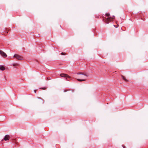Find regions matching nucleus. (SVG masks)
Instances as JSON below:
<instances>
[{"instance_id": "nucleus-1", "label": "nucleus", "mask_w": 148, "mask_h": 148, "mask_svg": "<svg viewBox=\"0 0 148 148\" xmlns=\"http://www.w3.org/2000/svg\"><path fill=\"white\" fill-rule=\"evenodd\" d=\"M77 74L80 75L79 77L81 78V79H77V80L79 82L85 81L86 80V77L88 76L87 74L83 73H78Z\"/></svg>"}, {"instance_id": "nucleus-2", "label": "nucleus", "mask_w": 148, "mask_h": 148, "mask_svg": "<svg viewBox=\"0 0 148 148\" xmlns=\"http://www.w3.org/2000/svg\"><path fill=\"white\" fill-rule=\"evenodd\" d=\"M114 18V16L112 17H109L107 18H106L104 19L105 22L106 23H109Z\"/></svg>"}, {"instance_id": "nucleus-3", "label": "nucleus", "mask_w": 148, "mask_h": 148, "mask_svg": "<svg viewBox=\"0 0 148 148\" xmlns=\"http://www.w3.org/2000/svg\"><path fill=\"white\" fill-rule=\"evenodd\" d=\"M14 57L16 58L18 60H23V58L21 56L17 54H15L14 56Z\"/></svg>"}, {"instance_id": "nucleus-4", "label": "nucleus", "mask_w": 148, "mask_h": 148, "mask_svg": "<svg viewBox=\"0 0 148 148\" xmlns=\"http://www.w3.org/2000/svg\"><path fill=\"white\" fill-rule=\"evenodd\" d=\"M60 76L61 77H68L69 78L71 77L69 76L68 75L64 73H61L60 75Z\"/></svg>"}, {"instance_id": "nucleus-5", "label": "nucleus", "mask_w": 148, "mask_h": 148, "mask_svg": "<svg viewBox=\"0 0 148 148\" xmlns=\"http://www.w3.org/2000/svg\"><path fill=\"white\" fill-rule=\"evenodd\" d=\"M0 54L3 57H6L7 55L3 51L0 50Z\"/></svg>"}, {"instance_id": "nucleus-6", "label": "nucleus", "mask_w": 148, "mask_h": 148, "mask_svg": "<svg viewBox=\"0 0 148 148\" xmlns=\"http://www.w3.org/2000/svg\"><path fill=\"white\" fill-rule=\"evenodd\" d=\"M10 138V136L8 135H6L4 138V140L5 141L8 140Z\"/></svg>"}, {"instance_id": "nucleus-7", "label": "nucleus", "mask_w": 148, "mask_h": 148, "mask_svg": "<svg viewBox=\"0 0 148 148\" xmlns=\"http://www.w3.org/2000/svg\"><path fill=\"white\" fill-rule=\"evenodd\" d=\"M121 77L125 81L128 82L129 81L127 79H126L125 77L123 76V75H121Z\"/></svg>"}, {"instance_id": "nucleus-8", "label": "nucleus", "mask_w": 148, "mask_h": 148, "mask_svg": "<svg viewBox=\"0 0 148 148\" xmlns=\"http://www.w3.org/2000/svg\"><path fill=\"white\" fill-rule=\"evenodd\" d=\"M5 67L3 66H0V70L1 71H4L5 70Z\"/></svg>"}, {"instance_id": "nucleus-9", "label": "nucleus", "mask_w": 148, "mask_h": 148, "mask_svg": "<svg viewBox=\"0 0 148 148\" xmlns=\"http://www.w3.org/2000/svg\"><path fill=\"white\" fill-rule=\"evenodd\" d=\"M106 15L108 17L110 15V14L109 13H106Z\"/></svg>"}, {"instance_id": "nucleus-10", "label": "nucleus", "mask_w": 148, "mask_h": 148, "mask_svg": "<svg viewBox=\"0 0 148 148\" xmlns=\"http://www.w3.org/2000/svg\"><path fill=\"white\" fill-rule=\"evenodd\" d=\"M61 54L62 55H65V53H61Z\"/></svg>"}, {"instance_id": "nucleus-11", "label": "nucleus", "mask_w": 148, "mask_h": 148, "mask_svg": "<svg viewBox=\"0 0 148 148\" xmlns=\"http://www.w3.org/2000/svg\"><path fill=\"white\" fill-rule=\"evenodd\" d=\"M46 88L45 87H44L43 88H40V89H42L43 90H45L46 89Z\"/></svg>"}, {"instance_id": "nucleus-12", "label": "nucleus", "mask_w": 148, "mask_h": 148, "mask_svg": "<svg viewBox=\"0 0 148 148\" xmlns=\"http://www.w3.org/2000/svg\"><path fill=\"white\" fill-rule=\"evenodd\" d=\"M34 92H35V93H36V90H34Z\"/></svg>"}, {"instance_id": "nucleus-13", "label": "nucleus", "mask_w": 148, "mask_h": 148, "mask_svg": "<svg viewBox=\"0 0 148 148\" xmlns=\"http://www.w3.org/2000/svg\"><path fill=\"white\" fill-rule=\"evenodd\" d=\"M66 80H67V81H68L69 80L67 78H66Z\"/></svg>"}, {"instance_id": "nucleus-14", "label": "nucleus", "mask_w": 148, "mask_h": 148, "mask_svg": "<svg viewBox=\"0 0 148 148\" xmlns=\"http://www.w3.org/2000/svg\"><path fill=\"white\" fill-rule=\"evenodd\" d=\"M123 148H125V147L124 146H123Z\"/></svg>"}, {"instance_id": "nucleus-15", "label": "nucleus", "mask_w": 148, "mask_h": 148, "mask_svg": "<svg viewBox=\"0 0 148 148\" xmlns=\"http://www.w3.org/2000/svg\"><path fill=\"white\" fill-rule=\"evenodd\" d=\"M114 26L115 27V25H114Z\"/></svg>"}]
</instances>
